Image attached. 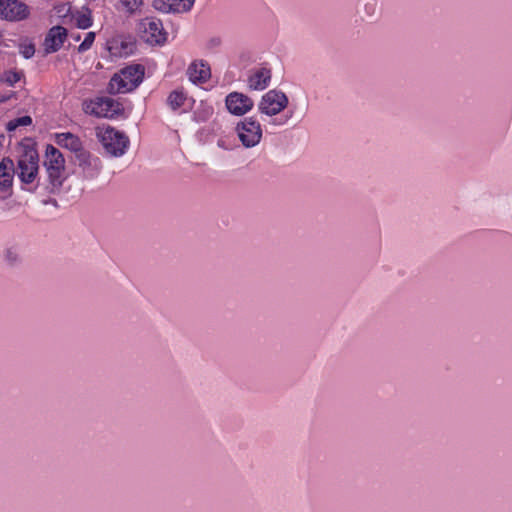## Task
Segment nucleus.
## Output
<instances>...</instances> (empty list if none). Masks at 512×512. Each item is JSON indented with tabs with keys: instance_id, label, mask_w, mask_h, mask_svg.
Listing matches in <instances>:
<instances>
[{
	"instance_id": "f257e3e1",
	"label": "nucleus",
	"mask_w": 512,
	"mask_h": 512,
	"mask_svg": "<svg viewBox=\"0 0 512 512\" xmlns=\"http://www.w3.org/2000/svg\"><path fill=\"white\" fill-rule=\"evenodd\" d=\"M144 78L142 65H130L115 74L109 82L108 91L112 94L127 93L134 90Z\"/></svg>"
},
{
	"instance_id": "f03ea898",
	"label": "nucleus",
	"mask_w": 512,
	"mask_h": 512,
	"mask_svg": "<svg viewBox=\"0 0 512 512\" xmlns=\"http://www.w3.org/2000/svg\"><path fill=\"white\" fill-rule=\"evenodd\" d=\"M96 135L106 152L114 157L122 156L128 148V136L111 126L97 127Z\"/></svg>"
},
{
	"instance_id": "7ed1b4c3",
	"label": "nucleus",
	"mask_w": 512,
	"mask_h": 512,
	"mask_svg": "<svg viewBox=\"0 0 512 512\" xmlns=\"http://www.w3.org/2000/svg\"><path fill=\"white\" fill-rule=\"evenodd\" d=\"M44 166L51 184V191L59 189L65 179V160L62 153L52 145L46 148Z\"/></svg>"
},
{
	"instance_id": "20e7f679",
	"label": "nucleus",
	"mask_w": 512,
	"mask_h": 512,
	"mask_svg": "<svg viewBox=\"0 0 512 512\" xmlns=\"http://www.w3.org/2000/svg\"><path fill=\"white\" fill-rule=\"evenodd\" d=\"M235 131L245 148L257 146L263 137L262 127L254 117H246L236 124Z\"/></svg>"
},
{
	"instance_id": "39448f33",
	"label": "nucleus",
	"mask_w": 512,
	"mask_h": 512,
	"mask_svg": "<svg viewBox=\"0 0 512 512\" xmlns=\"http://www.w3.org/2000/svg\"><path fill=\"white\" fill-rule=\"evenodd\" d=\"M84 113L98 118H113L121 112L120 103L109 97H96L82 104Z\"/></svg>"
},
{
	"instance_id": "423d86ee",
	"label": "nucleus",
	"mask_w": 512,
	"mask_h": 512,
	"mask_svg": "<svg viewBox=\"0 0 512 512\" xmlns=\"http://www.w3.org/2000/svg\"><path fill=\"white\" fill-rule=\"evenodd\" d=\"M288 104V96L283 91L271 89L261 97L257 108L262 115L273 117L284 111Z\"/></svg>"
},
{
	"instance_id": "0eeeda50",
	"label": "nucleus",
	"mask_w": 512,
	"mask_h": 512,
	"mask_svg": "<svg viewBox=\"0 0 512 512\" xmlns=\"http://www.w3.org/2000/svg\"><path fill=\"white\" fill-rule=\"evenodd\" d=\"M141 37L149 44H163L167 39L163 23L156 17H146L138 24Z\"/></svg>"
},
{
	"instance_id": "6e6552de",
	"label": "nucleus",
	"mask_w": 512,
	"mask_h": 512,
	"mask_svg": "<svg viewBox=\"0 0 512 512\" xmlns=\"http://www.w3.org/2000/svg\"><path fill=\"white\" fill-rule=\"evenodd\" d=\"M38 172V155L34 150L25 151L18 160L17 174L23 183H32Z\"/></svg>"
},
{
	"instance_id": "1a4fd4ad",
	"label": "nucleus",
	"mask_w": 512,
	"mask_h": 512,
	"mask_svg": "<svg viewBox=\"0 0 512 512\" xmlns=\"http://www.w3.org/2000/svg\"><path fill=\"white\" fill-rule=\"evenodd\" d=\"M29 14V7L20 0H0V18L4 20L22 21Z\"/></svg>"
},
{
	"instance_id": "9d476101",
	"label": "nucleus",
	"mask_w": 512,
	"mask_h": 512,
	"mask_svg": "<svg viewBox=\"0 0 512 512\" xmlns=\"http://www.w3.org/2000/svg\"><path fill=\"white\" fill-rule=\"evenodd\" d=\"M225 105L227 110L235 116H243L252 110L253 100L240 92H231L226 96Z\"/></svg>"
},
{
	"instance_id": "9b49d317",
	"label": "nucleus",
	"mask_w": 512,
	"mask_h": 512,
	"mask_svg": "<svg viewBox=\"0 0 512 512\" xmlns=\"http://www.w3.org/2000/svg\"><path fill=\"white\" fill-rule=\"evenodd\" d=\"M14 174L13 160L4 157L0 162V198H5L11 194Z\"/></svg>"
},
{
	"instance_id": "f8f14e48",
	"label": "nucleus",
	"mask_w": 512,
	"mask_h": 512,
	"mask_svg": "<svg viewBox=\"0 0 512 512\" xmlns=\"http://www.w3.org/2000/svg\"><path fill=\"white\" fill-rule=\"evenodd\" d=\"M76 159L85 178L93 179L98 176L101 170V161L98 157H94L89 152L81 150L76 154Z\"/></svg>"
},
{
	"instance_id": "ddd939ff",
	"label": "nucleus",
	"mask_w": 512,
	"mask_h": 512,
	"mask_svg": "<svg viewBox=\"0 0 512 512\" xmlns=\"http://www.w3.org/2000/svg\"><path fill=\"white\" fill-rule=\"evenodd\" d=\"M195 0H153V7L163 13L188 12Z\"/></svg>"
},
{
	"instance_id": "4468645a",
	"label": "nucleus",
	"mask_w": 512,
	"mask_h": 512,
	"mask_svg": "<svg viewBox=\"0 0 512 512\" xmlns=\"http://www.w3.org/2000/svg\"><path fill=\"white\" fill-rule=\"evenodd\" d=\"M272 72L269 68L260 67L251 71L247 79L248 88L252 91L266 89L271 81Z\"/></svg>"
},
{
	"instance_id": "2eb2a0df",
	"label": "nucleus",
	"mask_w": 512,
	"mask_h": 512,
	"mask_svg": "<svg viewBox=\"0 0 512 512\" xmlns=\"http://www.w3.org/2000/svg\"><path fill=\"white\" fill-rule=\"evenodd\" d=\"M67 37V30L62 26H53L47 33L44 41L46 53L58 51Z\"/></svg>"
},
{
	"instance_id": "dca6fc26",
	"label": "nucleus",
	"mask_w": 512,
	"mask_h": 512,
	"mask_svg": "<svg viewBox=\"0 0 512 512\" xmlns=\"http://www.w3.org/2000/svg\"><path fill=\"white\" fill-rule=\"evenodd\" d=\"M187 74L193 83H204L210 78L211 72L204 62H193L189 65Z\"/></svg>"
},
{
	"instance_id": "f3484780",
	"label": "nucleus",
	"mask_w": 512,
	"mask_h": 512,
	"mask_svg": "<svg viewBox=\"0 0 512 512\" xmlns=\"http://www.w3.org/2000/svg\"><path fill=\"white\" fill-rule=\"evenodd\" d=\"M56 143L76 154L83 150L79 137L70 132L56 134Z\"/></svg>"
},
{
	"instance_id": "a211bd4d",
	"label": "nucleus",
	"mask_w": 512,
	"mask_h": 512,
	"mask_svg": "<svg viewBox=\"0 0 512 512\" xmlns=\"http://www.w3.org/2000/svg\"><path fill=\"white\" fill-rule=\"evenodd\" d=\"M186 95L182 90H174L167 97V105L173 110H177L183 106Z\"/></svg>"
},
{
	"instance_id": "6ab92c4d",
	"label": "nucleus",
	"mask_w": 512,
	"mask_h": 512,
	"mask_svg": "<svg viewBox=\"0 0 512 512\" xmlns=\"http://www.w3.org/2000/svg\"><path fill=\"white\" fill-rule=\"evenodd\" d=\"M4 259L11 266L18 264L21 261L20 247L17 245L7 247L4 250Z\"/></svg>"
},
{
	"instance_id": "aec40b11",
	"label": "nucleus",
	"mask_w": 512,
	"mask_h": 512,
	"mask_svg": "<svg viewBox=\"0 0 512 512\" xmlns=\"http://www.w3.org/2000/svg\"><path fill=\"white\" fill-rule=\"evenodd\" d=\"M31 124H32V118L28 115H25V116L10 120L6 124V130L8 132H12V131H15L18 127L29 126Z\"/></svg>"
},
{
	"instance_id": "412c9836",
	"label": "nucleus",
	"mask_w": 512,
	"mask_h": 512,
	"mask_svg": "<svg viewBox=\"0 0 512 512\" xmlns=\"http://www.w3.org/2000/svg\"><path fill=\"white\" fill-rule=\"evenodd\" d=\"M119 3L123 10L133 14L143 5V0H120Z\"/></svg>"
},
{
	"instance_id": "4be33fe9",
	"label": "nucleus",
	"mask_w": 512,
	"mask_h": 512,
	"mask_svg": "<svg viewBox=\"0 0 512 512\" xmlns=\"http://www.w3.org/2000/svg\"><path fill=\"white\" fill-rule=\"evenodd\" d=\"M305 114H306V107H304L298 113L296 112V108L294 107L287 112V114L285 115V120L283 122H280L279 124H285L292 119L297 120L299 122L304 118Z\"/></svg>"
},
{
	"instance_id": "5701e85b",
	"label": "nucleus",
	"mask_w": 512,
	"mask_h": 512,
	"mask_svg": "<svg viewBox=\"0 0 512 512\" xmlns=\"http://www.w3.org/2000/svg\"><path fill=\"white\" fill-rule=\"evenodd\" d=\"M19 51L25 59H29L35 54V45L31 42H23L19 45Z\"/></svg>"
},
{
	"instance_id": "b1692460",
	"label": "nucleus",
	"mask_w": 512,
	"mask_h": 512,
	"mask_svg": "<svg viewBox=\"0 0 512 512\" xmlns=\"http://www.w3.org/2000/svg\"><path fill=\"white\" fill-rule=\"evenodd\" d=\"M95 40V33L94 32H88L85 36V39L83 42L78 46V51L80 53L85 52L89 50Z\"/></svg>"
},
{
	"instance_id": "393cba45",
	"label": "nucleus",
	"mask_w": 512,
	"mask_h": 512,
	"mask_svg": "<svg viewBox=\"0 0 512 512\" xmlns=\"http://www.w3.org/2000/svg\"><path fill=\"white\" fill-rule=\"evenodd\" d=\"M76 25L80 29H87L92 25V20L89 15L80 14L76 17Z\"/></svg>"
},
{
	"instance_id": "a878e982",
	"label": "nucleus",
	"mask_w": 512,
	"mask_h": 512,
	"mask_svg": "<svg viewBox=\"0 0 512 512\" xmlns=\"http://www.w3.org/2000/svg\"><path fill=\"white\" fill-rule=\"evenodd\" d=\"M20 80V74L15 71H9L6 73V82L10 85H14Z\"/></svg>"
},
{
	"instance_id": "bb28decb",
	"label": "nucleus",
	"mask_w": 512,
	"mask_h": 512,
	"mask_svg": "<svg viewBox=\"0 0 512 512\" xmlns=\"http://www.w3.org/2000/svg\"><path fill=\"white\" fill-rule=\"evenodd\" d=\"M364 9H365L366 13L371 17L376 15L377 7L374 2L364 3Z\"/></svg>"
},
{
	"instance_id": "cd10ccee",
	"label": "nucleus",
	"mask_w": 512,
	"mask_h": 512,
	"mask_svg": "<svg viewBox=\"0 0 512 512\" xmlns=\"http://www.w3.org/2000/svg\"><path fill=\"white\" fill-rule=\"evenodd\" d=\"M74 40H76V41L80 40V36L79 35L75 36Z\"/></svg>"
}]
</instances>
